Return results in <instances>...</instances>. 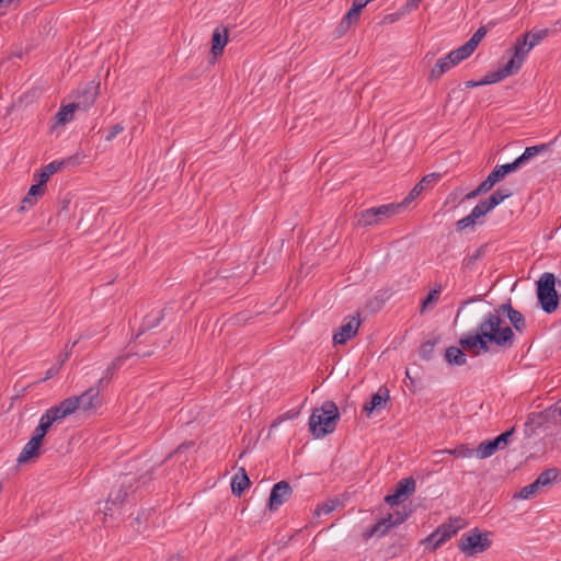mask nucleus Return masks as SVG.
<instances>
[{
  "label": "nucleus",
  "mask_w": 561,
  "mask_h": 561,
  "mask_svg": "<svg viewBox=\"0 0 561 561\" xmlns=\"http://www.w3.org/2000/svg\"><path fill=\"white\" fill-rule=\"evenodd\" d=\"M501 316H506L517 332L523 333L526 330L524 314L516 310L511 302H506L493 312L486 313L473 334L462 335L459 340L460 346L472 355L489 352L492 344L504 350L512 347L515 341L514 331L508 325H502Z\"/></svg>",
  "instance_id": "f257e3e1"
},
{
  "label": "nucleus",
  "mask_w": 561,
  "mask_h": 561,
  "mask_svg": "<svg viewBox=\"0 0 561 561\" xmlns=\"http://www.w3.org/2000/svg\"><path fill=\"white\" fill-rule=\"evenodd\" d=\"M340 413L333 401H325L321 408H316L309 419L311 434L319 438L334 432Z\"/></svg>",
  "instance_id": "f03ea898"
},
{
  "label": "nucleus",
  "mask_w": 561,
  "mask_h": 561,
  "mask_svg": "<svg viewBox=\"0 0 561 561\" xmlns=\"http://www.w3.org/2000/svg\"><path fill=\"white\" fill-rule=\"evenodd\" d=\"M152 470H148L145 474L139 476L138 478H130L129 474H124V480L121 482L117 489H113L106 500L105 505V515H112L114 510H119L124 506L125 503L129 501L130 496H134L135 489H133V481H140L146 483L151 479L149 476Z\"/></svg>",
  "instance_id": "7ed1b4c3"
},
{
  "label": "nucleus",
  "mask_w": 561,
  "mask_h": 561,
  "mask_svg": "<svg viewBox=\"0 0 561 561\" xmlns=\"http://www.w3.org/2000/svg\"><path fill=\"white\" fill-rule=\"evenodd\" d=\"M537 298L546 313H553L559 306V295L556 290V277L552 273H543L537 282Z\"/></svg>",
  "instance_id": "20e7f679"
},
{
  "label": "nucleus",
  "mask_w": 561,
  "mask_h": 561,
  "mask_svg": "<svg viewBox=\"0 0 561 561\" xmlns=\"http://www.w3.org/2000/svg\"><path fill=\"white\" fill-rule=\"evenodd\" d=\"M490 536L491 533H483L478 527H474L461 535L458 548L467 557L484 552L492 545Z\"/></svg>",
  "instance_id": "39448f33"
},
{
  "label": "nucleus",
  "mask_w": 561,
  "mask_h": 561,
  "mask_svg": "<svg viewBox=\"0 0 561 561\" xmlns=\"http://www.w3.org/2000/svg\"><path fill=\"white\" fill-rule=\"evenodd\" d=\"M72 408H70V404H55L47 409L45 413L41 416L38 425L35 427L32 437L39 438V440L43 443L46 434L48 433L49 428L53 426L54 423H58L68 415H70V411Z\"/></svg>",
  "instance_id": "423d86ee"
},
{
  "label": "nucleus",
  "mask_w": 561,
  "mask_h": 561,
  "mask_svg": "<svg viewBox=\"0 0 561 561\" xmlns=\"http://www.w3.org/2000/svg\"><path fill=\"white\" fill-rule=\"evenodd\" d=\"M403 208V204L392 203L364 209L358 215V225L363 227L377 225L383 219L398 214Z\"/></svg>",
  "instance_id": "0eeeda50"
},
{
  "label": "nucleus",
  "mask_w": 561,
  "mask_h": 561,
  "mask_svg": "<svg viewBox=\"0 0 561 561\" xmlns=\"http://www.w3.org/2000/svg\"><path fill=\"white\" fill-rule=\"evenodd\" d=\"M102 388L99 386H92L85 391H83L80 396H72L61 400L58 404L64 405L69 403L72 410L70 414H72L76 410L82 409L83 411H89L96 409L101 405L100 401V391Z\"/></svg>",
  "instance_id": "6e6552de"
},
{
  "label": "nucleus",
  "mask_w": 561,
  "mask_h": 561,
  "mask_svg": "<svg viewBox=\"0 0 561 561\" xmlns=\"http://www.w3.org/2000/svg\"><path fill=\"white\" fill-rule=\"evenodd\" d=\"M514 432L515 427H511L493 439H488L480 443L476 449L477 457L480 459H485L494 455L499 449H504L508 445Z\"/></svg>",
  "instance_id": "1a4fd4ad"
},
{
  "label": "nucleus",
  "mask_w": 561,
  "mask_h": 561,
  "mask_svg": "<svg viewBox=\"0 0 561 561\" xmlns=\"http://www.w3.org/2000/svg\"><path fill=\"white\" fill-rule=\"evenodd\" d=\"M415 480L412 477L401 479L394 488L393 493L385 496V502L390 506L400 505L415 492Z\"/></svg>",
  "instance_id": "9d476101"
},
{
  "label": "nucleus",
  "mask_w": 561,
  "mask_h": 561,
  "mask_svg": "<svg viewBox=\"0 0 561 561\" xmlns=\"http://www.w3.org/2000/svg\"><path fill=\"white\" fill-rule=\"evenodd\" d=\"M460 528L461 525H455L451 520L449 523H444L439 525L428 537H426L424 543L430 545L432 540H435V543L431 547V552H433L456 535Z\"/></svg>",
  "instance_id": "9b49d317"
},
{
  "label": "nucleus",
  "mask_w": 561,
  "mask_h": 561,
  "mask_svg": "<svg viewBox=\"0 0 561 561\" xmlns=\"http://www.w3.org/2000/svg\"><path fill=\"white\" fill-rule=\"evenodd\" d=\"M293 489L287 481H279L275 483L272 488L270 499H268V508L274 512L279 508L291 495Z\"/></svg>",
  "instance_id": "f8f14e48"
},
{
  "label": "nucleus",
  "mask_w": 561,
  "mask_h": 561,
  "mask_svg": "<svg viewBox=\"0 0 561 561\" xmlns=\"http://www.w3.org/2000/svg\"><path fill=\"white\" fill-rule=\"evenodd\" d=\"M558 422V414L554 405H552L541 412L530 414L525 425L526 427H530V432L534 434L537 428L546 427L548 423Z\"/></svg>",
  "instance_id": "ddd939ff"
},
{
  "label": "nucleus",
  "mask_w": 561,
  "mask_h": 561,
  "mask_svg": "<svg viewBox=\"0 0 561 561\" xmlns=\"http://www.w3.org/2000/svg\"><path fill=\"white\" fill-rule=\"evenodd\" d=\"M531 48L533 47H529V45H528L527 35L518 36L516 38L515 43L513 44V47L511 48L512 56H511L510 60L507 61V64L513 62L514 70L516 72H518L519 69L522 68V65H523L526 56L528 55V53Z\"/></svg>",
  "instance_id": "4468645a"
},
{
  "label": "nucleus",
  "mask_w": 561,
  "mask_h": 561,
  "mask_svg": "<svg viewBox=\"0 0 561 561\" xmlns=\"http://www.w3.org/2000/svg\"><path fill=\"white\" fill-rule=\"evenodd\" d=\"M442 178L440 173H430L422 178V180L414 185L408 196L401 202L405 208L410 203L416 199L424 190L432 188Z\"/></svg>",
  "instance_id": "2eb2a0df"
},
{
  "label": "nucleus",
  "mask_w": 561,
  "mask_h": 561,
  "mask_svg": "<svg viewBox=\"0 0 561 561\" xmlns=\"http://www.w3.org/2000/svg\"><path fill=\"white\" fill-rule=\"evenodd\" d=\"M389 399V390L387 387L382 386L378 389L377 392L370 396V400L367 401L363 407V412L367 416H370L374 412L383 410Z\"/></svg>",
  "instance_id": "dca6fc26"
},
{
  "label": "nucleus",
  "mask_w": 561,
  "mask_h": 561,
  "mask_svg": "<svg viewBox=\"0 0 561 561\" xmlns=\"http://www.w3.org/2000/svg\"><path fill=\"white\" fill-rule=\"evenodd\" d=\"M360 320L357 317H352L346 323L342 324L339 330L333 334L334 344H346L353 339L359 329Z\"/></svg>",
  "instance_id": "f3484780"
},
{
  "label": "nucleus",
  "mask_w": 561,
  "mask_h": 561,
  "mask_svg": "<svg viewBox=\"0 0 561 561\" xmlns=\"http://www.w3.org/2000/svg\"><path fill=\"white\" fill-rule=\"evenodd\" d=\"M229 39V32L228 28L225 26H218L214 30L211 35V48L210 54L214 59H216L218 56H221L224 53V49L228 43Z\"/></svg>",
  "instance_id": "a211bd4d"
},
{
  "label": "nucleus",
  "mask_w": 561,
  "mask_h": 561,
  "mask_svg": "<svg viewBox=\"0 0 561 561\" xmlns=\"http://www.w3.org/2000/svg\"><path fill=\"white\" fill-rule=\"evenodd\" d=\"M99 84H95L94 81L88 82L84 87L78 89L77 99L79 107H89L91 106L96 99Z\"/></svg>",
  "instance_id": "6ab92c4d"
},
{
  "label": "nucleus",
  "mask_w": 561,
  "mask_h": 561,
  "mask_svg": "<svg viewBox=\"0 0 561 561\" xmlns=\"http://www.w3.org/2000/svg\"><path fill=\"white\" fill-rule=\"evenodd\" d=\"M43 443L39 438L31 437V439L25 444L22 451L18 457L19 463H25L34 458H37L41 455V447Z\"/></svg>",
  "instance_id": "aec40b11"
},
{
  "label": "nucleus",
  "mask_w": 561,
  "mask_h": 561,
  "mask_svg": "<svg viewBox=\"0 0 561 561\" xmlns=\"http://www.w3.org/2000/svg\"><path fill=\"white\" fill-rule=\"evenodd\" d=\"M515 73H517V72L514 70L513 62L512 64L506 62L504 66L499 68L496 71L488 72L482 78V83H484V85L497 83V82L504 80L505 78L513 76Z\"/></svg>",
  "instance_id": "412c9836"
},
{
  "label": "nucleus",
  "mask_w": 561,
  "mask_h": 561,
  "mask_svg": "<svg viewBox=\"0 0 561 561\" xmlns=\"http://www.w3.org/2000/svg\"><path fill=\"white\" fill-rule=\"evenodd\" d=\"M129 357V355H121L117 356L106 368L104 375L99 379L96 386L104 389L111 379L114 377L115 373L124 365L125 360Z\"/></svg>",
  "instance_id": "4be33fe9"
},
{
  "label": "nucleus",
  "mask_w": 561,
  "mask_h": 561,
  "mask_svg": "<svg viewBox=\"0 0 561 561\" xmlns=\"http://www.w3.org/2000/svg\"><path fill=\"white\" fill-rule=\"evenodd\" d=\"M251 485L245 468L241 467L231 481V491L236 496H241L245 489Z\"/></svg>",
  "instance_id": "5701e85b"
},
{
  "label": "nucleus",
  "mask_w": 561,
  "mask_h": 561,
  "mask_svg": "<svg viewBox=\"0 0 561 561\" xmlns=\"http://www.w3.org/2000/svg\"><path fill=\"white\" fill-rule=\"evenodd\" d=\"M71 159L72 158L60 161L55 160L46 164L44 168H42L38 174V184L46 188V183L49 180V178L57 171H59L64 165H66Z\"/></svg>",
  "instance_id": "b1692460"
},
{
  "label": "nucleus",
  "mask_w": 561,
  "mask_h": 561,
  "mask_svg": "<svg viewBox=\"0 0 561 561\" xmlns=\"http://www.w3.org/2000/svg\"><path fill=\"white\" fill-rule=\"evenodd\" d=\"M45 190L41 184L36 183V184H33L27 194L25 195V197L22 199L21 202V206H20V210H24V209H27L30 207H32L36 202L37 199L44 195L45 193Z\"/></svg>",
  "instance_id": "393cba45"
},
{
  "label": "nucleus",
  "mask_w": 561,
  "mask_h": 561,
  "mask_svg": "<svg viewBox=\"0 0 561 561\" xmlns=\"http://www.w3.org/2000/svg\"><path fill=\"white\" fill-rule=\"evenodd\" d=\"M462 350H465L462 346H461V348L457 347V346L447 347L445 351V360L449 365H456V366L466 365L467 357Z\"/></svg>",
  "instance_id": "a878e982"
},
{
  "label": "nucleus",
  "mask_w": 561,
  "mask_h": 561,
  "mask_svg": "<svg viewBox=\"0 0 561 561\" xmlns=\"http://www.w3.org/2000/svg\"><path fill=\"white\" fill-rule=\"evenodd\" d=\"M488 244L480 245L472 254H468L461 263L463 270L473 271L476 270L477 262L481 260L486 251Z\"/></svg>",
  "instance_id": "bb28decb"
},
{
  "label": "nucleus",
  "mask_w": 561,
  "mask_h": 561,
  "mask_svg": "<svg viewBox=\"0 0 561 561\" xmlns=\"http://www.w3.org/2000/svg\"><path fill=\"white\" fill-rule=\"evenodd\" d=\"M79 108V104L70 103L68 105L61 106L60 110L55 115L56 125H65L72 121L75 111Z\"/></svg>",
  "instance_id": "cd10ccee"
},
{
  "label": "nucleus",
  "mask_w": 561,
  "mask_h": 561,
  "mask_svg": "<svg viewBox=\"0 0 561 561\" xmlns=\"http://www.w3.org/2000/svg\"><path fill=\"white\" fill-rule=\"evenodd\" d=\"M550 145H551V142H549V144H540V145L527 147L525 149V151L519 157H517V158L520 160V162L524 165L531 158L536 157L537 154L546 152L549 149Z\"/></svg>",
  "instance_id": "c85d7f7f"
},
{
  "label": "nucleus",
  "mask_w": 561,
  "mask_h": 561,
  "mask_svg": "<svg viewBox=\"0 0 561 561\" xmlns=\"http://www.w3.org/2000/svg\"><path fill=\"white\" fill-rule=\"evenodd\" d=\"M560 474V470L557 468H549L542 471L537 478V484L539 488L551 485Z\"/></svg>",
  "instance_id": "c756f323"
},
{
  "label": "nucleus",
  "mask_w": 561,
  "mask_h": 561,
  "mask_svg": "<svg viewBox=\"0 0 561 561\" xmlns=\"http://www.w3.org/2000/svg\"><path fill=\"white\" fill-rule=\"evenodd\" d=\"M440 293V284L436 285L433 289H431L427 296L421 302V312H424L428 308L433 307L438 301Z\"/></svg>",
  "instance_id": "7c9ffc66"
},
{
  "label": "nucleus",
  "mask_w": 561,
  "mask_h": 561,
  "mask_svg": "<svg viewBox=\"0 0 561 561\" xmlns=\"http://www.w3.org/2000/svg\"><path fill=\"white\" fill-rule=\"evenodd\" d=\"M440 337L436 336L423 342L420 346V356L424 360H430L433 357L434 348L439 343Z\"/></svg>",
  "instance_id": "2f4dec72"
},
{
  "label": "nucleus",
  "mask_w": 561,
  "mask_h": 561,
  "mask_svg": "<svg viewBox=\"0 0 561 561\" xmlns=\"http://www.w3.org/2000/svg\"><path fill=\"white\" fill-rule=\"evenodd\" d=\"M474 449L469 448L467 445H459L455 447L454 449H444V450H437L435 451V455H444L449 454L455 456L456 458H467L471 457L473 455Z\"/></svg>",
  "instance_id": "473e14b6"
},
{
  "label": "nucleus",
  "mask_w": 561,
  "mask_h": 561,
  "mask_svg": "<svg viewBox=\"0 0 561 561\" xmlns=\"http://www.w3.org/2000/svg\"><path fill=\"white\" fill-rule=\"evenodd\" d=\"M453 66L444 57L439 58L435 66L432 68L430 73V80H438L445 72H447Z\"/></svg>",
  "instance_id": "72a5a7b5"
},
{
  "label": "nucleus",
  "mask_w": 561,
  "mask_h": 561,
  "mask_svg": "<svg viewBox=\"0 0 561 561\" xmlns=\"http://www.w3.org/2000/svg\"><path fill=\"white\" fill-rule=\"evenodd\" d=\"M513 195V191L510 188H497L486 199L493 208L500 205L503 201L511 197Z\"/></svg>",
  "instance_id": "f704fd0d"
},
{
  "label": "nucleus",
  "mask_w": 561,
  "mask_h": 561,
  "mask_svg": "<svg viewBox=\"0 0 561 561\" xmlns=\"http://www.w3.org/2000/svg\"><path fill=\"white\" fill-rule=\"evenodd\" d=\"M549 34L548 28L542 30H533L529 32H525L523 35H527V42L529 47H535L538 45L541 41H543Z\"/></svg>",
  "instance_id": "c9c22d12"
},
{
  "label": "nucleus",
  "mask_w": 561,
  "mask_h": 561,
  "mask_svg": "<svg viewBox=\"0 0 561 561\" xmlns=\"http://www.w3.org/2000/svg\"><path fill=\"white\" fill-rule=\"evenodd\" d=\"M163 317H164V314H163L162 310L158 311L157 314L146 316L144 319V322L141 324V332H144L145 330H150V329L158 327L160 324V322L162 321Z\"/></svg>",
  "instance_id": "e433bc0d"
},
{
  "label": "nucleus",
  "mask_w": 561,
  "mask_h": 561,
  "mask_svg": "<svg viewBox=\"0 0 561 561\" xmlns=\"http://www.w3.org/2000/svg\"><path fill=\"white\" fill-rule=\"evenodd\" d=\"M505 178L500 165H496L490 174L483 180L486 183L488 188L491 191L495 184L501 182Z\"/></svg>",
  "instance_id": "4c0bfd02"
},
{
  "label": "nucleus",
  "mask_w": 561,
  "mask_h": 561,
  "mask_svg": "<svg viewBox=\"0 0 561 561\" xmlns=\"http://www.w3.org/2000/svg\"><path fill=\"white\" fill-rule=\"evenodd\" d=\"M340 504L341 502L337 499L328 500L327 502L318 505L314 513L318 516L328 515L332 513Z\"/></svg>",
  "instance_id": "58836bf2"
},
{
  "label": "nucleus",
  "mask_w": 561,
  "mask_h": 561,
  "mask_svg": "<svg viewBox=\"0 0 561 561\" xmlns=\"http://www.w3.org/2000/svg\"><path fill=\"white\" fill-rule=\"evenodd\" d=\"M360 16V12L358 9H355L353 7L350 8V10L346 12V14L343 16L341 21L342 27H351L352 24H355L358 22Z\"/></svg>",
  "instance_id": "ea45409f"
},
{
  "label": "nucleus",
  "mask_w": 561,
  "mask_h": 561,
  "mask_svg": "<svg viewBox=\"0 0 561 561\" xmlns=\"http://www.w3.org/2000/svg\"><path fill=\"white\" fill-rule=\"evenodd\" d=\"M409 517V513L403 508L402 511H396L393 514L389 513L387 518H390L388 527H396L402 523H404Z\"/></svg>",
  "instance_id": "a19ab883"
},
{
  "label": "nucleus",
  "mask_w": 561,
  "mask_h": 561,
  "mask_svg": "<svg viewBox=\"0 0 561 561\" xmlns=\"http://www.w3.org/2000/svg\"><path fill=\"white\" fill-rule=\"evenodd\" d=\"M494 209L492 205L489 204L488 199H481L471 210V213L477 217V220H479L481 217L485 216L489 211Z\"/></svg>",
  "instance_id": "79ce46f5"
},
{
  "label": "nucleus",
  "mask_w": 561,
  "mask_h": 561,
  "mask_svg": "<svg viewBox=\"0 0 561 561\" xmlns=\"http://www.w3.org/2000/svg\"><path fill=\"white\" fill-rule=\"evenodd\" d=\"M539 489L540 488L537 484V481L535 480L533 483L524 486L516 496L523 500H528L535 496L538 493Z\"/></svg>",
  "instance_id": "37998d69"
},
{
  "label": "nucleus",
  "mask_w": 561,
  "mask_h": 561,
  "mask_svg": "<svg viewBox=\"0 0 561 561\" xmlns=\"http://www.w3.org/2000/svg\"><path fill=\"white\" fill-rule=\"evenodd\" d=\"M477 222H478L477 217L472 213H470L468 216L459 219L456 222V230L459 232L463 231L465 229H467L469 227H473Z\"/></svg>",
  "instance_id": "c03bdc74"
},
{
  "label": "nucleus",
  "mask_w": 561,
  "mask_h": 561,
  "mask_svg": "<svg viewBox=\"0 0 561 561\" xmlns=\"http://www.w3.org/2000/svg\"><path fill=\"white\" fill-rule=\"evenodd\" d=\"M488 33V30L485 26H481L479 27L474 33L473 35L469 38V41L467 42L470 47L472 49L476 50V48L478 47V45L480 44V42L484 38V36L486 35Z\"/></svg>",
  "instance_id": "a18cd8bd"
},
{
  "label": "nucleus",
  "mask_w": 561,
  "mask_h": 561,
  "mask_svg": "<svg viewBox=\"0 0 561 561\" xmlns=\"http://www.w3.org/2000/svg\"><path fill=\"white\" fill-rule=\"evenodd\" d=\"M298 415H299V410H295V409L288 410L287 412H285L284 414L279 415L277 419H275L272 422L270 428L273 430V428L277 427L282 422H284L286 420H294Z\"/></svg>",
  "instance_id": "49530a36"
},
{
  "label": "nucleus",
  "mask_w": 561,
  "mask_h": 561,
  "mask_svg": "<svg viewBox=\"0 0 561 561\" xmlns=\"http://www.w3.org/2000/svg\"><path fill=\"white\" fill-rule=\"evenodd\" d=\"M522 167H523V163L520 162V160L518 158H516L514 161H512L510 163L500 165V168L502 169V172L504 173L505 176L517 171Z\"/></svg>",
  "instance_id": "de8ad7c7"
},
{
  "label": "nucleus",
  "mask_w": 561,
  "mask_h": 561,
  "mask_svg": "<svg viewBox=\"0 0 561 561\" xmlns=\"http://www.w3.org/2000/svg\"><path fill=\"white\" fill-rule=\"evenodd\" d=\"M389 522H390V518H387V516H386V517L380 518L376 524L373 525V527L378 528V533H377L378 537L385 536L392 528V527L387 526L389 524Z\"/></svg>",
  "instance_id": "09e8293b"
},
{
  "label": "nucleus",
  "mask_w": 561,
  "mask_h": 561,
  "mask_svg": "<svg viewBox=\"0 0 561 561\" xmlns=\"http://www.w3.org/2000/svg\"><path fill=\"white\" fill-rule=\"evenodd\" d=\"M490 190L486 186V183H483V181L478 185L477 188H474L473 191L469 192L466 196H465V199H472V198H476L478 197L479 195H482V194H485L488 193Z\"/></svg>",
  "instance_id": "8fccbe9b"
},
{
  "label": "nucleus",
  "mask_w": 561,
  "mask_h": 561,
  "mask_svg": "<svg viewBox=\"0 0 561 561\" xmlns=\"http://www.w3.org/2000/svg\"><path fill=\"white\" fill-rule=\"evenodd\" d=\"M194 445H195V443H194L193 440H187V442H184V443L180 444V445L175 448V450H174L172 454H170V455H169V456L163 460V462H164V461H167L168 459H170L173 455H179V454H181V453H184V451H185V450H187V449L193 448V447H194Z\"/></svg>",
  "instance_id": "3c124183"
},
{
  "label": "nucleus",
  "mask_w": 561,
  "mask_h": 561,
  "mask_svg": "<svg viewBox=\"0 0 561 561\" xmlns=\"http://www.w3.org/2000/svg\"><path fill=\"white\" fill-rule=\"evenodd\" d=\"M124 130V126L121 125V124H115L113 125L110 130H108V134L106 135L105 137V140L106 141H112L118 134H121L122 131Z\"/></svg>",
  "instance_id": "603ef678"
},
{
  "label": "nucleus",
  "mask_w": 561,
  "mask_h": 561,
  "mask_svg": "<svg viewBox=\"0 0 561 561\" xmlns=\"http://www.w3.org/2000/svg\"><path fill=\"white\" fill-rule=\"evenodd\" d=\"M456 51L459 54L461 59L465 60L474 51V49H472L470 45L466 42L463 45L458 47Z\"/></svg>",
  "instance_id": "864d4df0"
},
{
  "label": "nucleus",
  "mask_w": 561,
  "mask_h": 561,
  "mask_svg": "<svg viewBox=\"0 0 561 561\" xmlns=\"http://www.w3.org/2000/svg\"><path fill=\"white\" fill-rule=\"evenodd\" d=\"M445 58L449 61V64L454 67L457 66L459 62L462 61L459 54L456 51V49L451 50L449 54L445 56Z\"/></svg>",
  "instance_id": "5fc2aeb1"
},
{
  "label": "nucleus",
  "mask_w": 561,
  "mask_h": 561,
  "mask_svg": "<svg viewBox=\"0 0 561 561\" xmlns=\"http://www.w3.org/2000/svg\"><path fill=\"white\" fill-rule=\"evenodd\" d=\"M377 533H378V528H377V527H373V526H370V527L366 528V529L363 531V534H362V538H363V540L367 541V540H369L371 537L377 536Z\"/></svg>",
  "instance_id": "6e6d98bb"
},
{
  "label": "nucleus",
  "mask_w": 561,
  "mask_h": 561,
  "mask_svg": "<svg viewBox=\"0 0 561 561\" xmlns=\"http://www.w3.org/2000/svg\"><path fill=\"white\" fill-rule=\"evenodd\" d=\"M150 515V512H142L141 514H138L137 517H135V522L137 523L138 527L136 528V530L138 533H140V525L142 523V520H147L148 519V516Z\"/></svg>",
  "instance_id": "4d7b16f0"
},
{
  "label": "nucleus",
  "mask_w": 561,
  "mask_h": 561,
  "mask_svg": "<svg viewBox=\"0 0 561 561\" xmlns=\"http://www.w3.org/2000/svg\"><path fill=\"white\" fill-rule=\"evenodd\" d=\"M368 4V0H353L352 7L360 12Z\"/></svg>",
  "instance_id": "13d9d810"
},
{
  "label": "nucleus",
  "mask_w": 561,
  "mask_h": 561,
  "mask_svg": "<svg viewBox=\"0 0 561 561\" xmlns=\"http://www.w3.org/2000/svg\"><path fill=\"white\" fill-rule=\"evenodd\" d=\"M466 88H477L482 87L484 83H482V79L480 80H469L465 82Z\"/></svg>",
  "instance_id": "bf43d9fd"
},
{
  "label": "nucleus",
  "mask_w": 561,
  "mask_h": 561,
  "mask_svg": "<svg viewBox=\"0 0 561 561\" xmlns=\"http://www.w3.org/2000/svg\"><path fill=\"white\" fill-rule=\"evenodd\" d=\"M422 0H411L405 4V8L409 11L416 10L419 8V4Z\"/></svg>",
  "instance_id": "052dcab7"
},
{
  "label": "nucleus",
  "mask_w": 561,
  "mask_h": 561,
  "mask_svg": "<svg viewBox=\"0 0 561 561\" xmlns=\"http://www.w3.org/2000/svg\"><path fill=\"white\" fill-rule=\"evenodd\" d=\"M57 371H58V369L49 368L46 371V376L42 380L45 381V380H48V379L53 378L57 374Z\"/></svg>",
  "instance_id": "680f3d73"
},
{
  "label": "nucleus",
  "mask_w": 561,
  "mask_h": 561,
  "mask_svg": "<svg viewBox=\"0 0 561 561\" xmlns=\"http://www.w3.org/2000/svg\"><path fill=\"white\" fill-rule=\"evenodd\" d=\"M398 15L397 14H388L386 15V20L389 21V22H394L397 20Z\"/></svg>",
  "instance_id": "e2e57ef3"
},
{
  "label": "nucleus",
  "mask_w": 561,
  "mask_h": 561,
  "mask_svg": "<svg viewBox=\"0 0 561 561\" xmlns=\"http://www.w3.org/2000/svg\"><path fill=\"white\" fill-rule=\"evenodd\" d=\"M350 27H342L341 24L339 25L337 30L340 32V34H343L345 33Z\"/></svg>",
  "instance_id": "0e129e2a"
},
{
  "label": "nucleus",
  "mask_w": 561,
  "mask_h": 561,
  "mask_svg": "<svg viewBox=\"0 0 561 561\" xmlns=\"http://www.w3.org/2000/svg\"><path fill=\"white\" fill-rule=\"evenodd\" d=\"M559 421L561 420V407H554Z\"/></svg>",
  "instance_id": "69168bd1"
},
{
  "label": "nucleus",
  "mask_w": 561,
  "mask_h": 561,
  "mask_svg": "<svg viewBox=\"0 0 561 561\" xmlns=\"http://www.w3.org/2000/svg\"><path fill=\"white\" fill-rule=\"evenodd\" d=\"M435 543V540H432V542L430 545H425L426 548L431 551V547Z\"/></svg>",
  "instance_id": "338daca9"
},
{
  "label": "nucleus",
  "mask_w": 561,
  "mask_h": 561,
  "mask_svg": "<svg viewBox=\"0 0 561 561\" xmlns=\"http://www.w3.org/2000/svg\"><path fill=\"white\" fill-rule=\"evenodd\" d=\"M136 354L141 355V356H149L151 353H142V354L136 353Z\"/></svg>",
  "instance_id": "774afa93"
}]
</instances>
